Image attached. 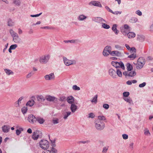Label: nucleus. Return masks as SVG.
<instances>
[{
    "label": "nucleus",
    "instance_id": "1",
    "mask_svg": "<svg viewBox=\"0 0 153 153\" xmlns=\"http://www.w3.org/2000/svg\"><path fill=\"white\" fill-rule=\"evenodd\" d=\"M9 32L13 37V41L14 42L16 43H20L21 42V39L18 36V34L12 29H10Z\"/></svg>",
    "mask_w": 153,
    "mask_h": 153
},
{
    "label": "nucleus",
    "instance_id": "2",
    "mask_svg": "<svg viewBox=\"0 0 153 153\" xmlns=\"http://www.w3.org/2000/svg\"><path fill=\"white\" fill-rule=\"evenodd\" d=\"M95 127L98 130H103L105 127V124L102 121L97 120L95 122Z\"/></svg>",
    "mask_w": 153,
    "mask_h": 153
},
{
    "label": "nucleus",
    "instance_id": "3",
    "mask_svg": "<svg viewBox=\"0 0 153 153\" xmlns=\"http://www.w3.org/2000/svg\"><path fill=\"white\" fill-rule=\"evenodd\" d=\"M39 143L40 147L44 149H46L49 147V143L46 140H42Z\"/></svg>",
    "mask_w": 153,
    "mask_h": 153
},
{
    "label": "nucleus",
    "instance_id": "4",
    "mask_svg": "<svg viewBox=\"0 0 153 153\" xmlns=\"http://www.w3.org/2000/svg\"><path fill=\"white\" fill-rule=\"evenodd\" d=\"M145 63V59L143 57L139 58L137 60L136 68L137 69H140L143 67Z\"/></svg>",
    "mask_w": 153,
    "mask_h": 153
},
{
    "label": "nucleus",
    "instance_id": "5",
    "mask_svg": "<svg viewBox=\"0 0 153 153\" xmlns=\"http://www.w3.org/2000/svg\"><path fill=\"white\" fill-rule=\"evenodd\" d=\"M111 50L112 48L111 46L109 45L106 46L105 48L102 53L103 55L105 56H107L109 54L111 55V53H112Z\"/></svg>",
    "mask_w": 153,
    "mask_h": 153
},
{
    "label": "nucleus",
    "instance_id": "6",
    "mask_svg": "<svg viewBox=\"0 0 153 153\" xmlns=\"http://www.w3.org/2000/svg\"><path fill=\"white\" fill-rule=\"evenodd\" d=\"M50 58V56L49 55H44L40 57L39 61L42 64H46L48 62Z\"/></svg>",
    "mask_w": 153,
    "mask_h": 153
},
{
    "label": "nucleus",
    "instance_id": "7",
    "mask_svg": "<svg viewBox=\"0 0 153 153\" xmlns=\"http://www.w3.org/2000/svg\"><path fill=\"white\" fill-rule=\"evenodd\" d=\"M63 58L64 63L67 66H68L71 65L76 64V62L75 60H69L65 57H63Z\"/></svg>",
    "mask_w": 153,
    "mask_h": 153
},
{
    "label": "nucleus",
    "instance_id": "8",
    "mask_svg": "<svg viewBox=\"0 0 153 153\" xmlns=\"http://www.w3.org/2000/svg\"><path fill=\"white\" fill-rule=\"evenodd\" d=\"M111 65L116 68H121L122 69H125V67L123 62L121 61L119 62H117L112 61L111 63Z\"/></svg>",
    "mask_w": 153,
    "mask_h": 153
},
{
    "label": "nucleus",
    "instance_id": "9",
    "mask_svg": "<svg viewBox=\"0 0 153 153\" xmlns=\"http://www.w3.org/2000/svg\"><path fill=\"white\" fill-rule=\"evenodd\" d=\"M36 117H35L33 114H30L28 115L27 120L30 123H33L36 122Z\"/></svg>",
    "mask_w": 153,
    "mask_h": 153
},
{
    "label": "nucleus",
    "instance_id": "10",
    "mask_svg": "<svg viewBox=\"0 0 153 153\" xmlns=\"http://www.w3.org/2000/svg\"><path fill=\"white\" fill-rule=\"evenodd\" d=\"M92 20L94 22L98 23H102L103 22H106L105 21L100 17H94L92 19Z\"/></svg>",
    "mask_w": 153,
    "mask_h": 153
},
{
    "label": "nucleus",
    "instance_id": "11",
    "mask_svg": "<svg viewBox=\"0 0 153 153\" xmlns=\"http://www.w3.org/2000/svg\"><path fill=\"white\" fill-rule=\"evenodd\" d=\"M89 5H93L95 6L102 7V5L100 2L98 1H92L89 3Z\"/></svg>",
    "mask_w": 153,
    "mask_h": 153
},
{
    "label": "nucleus",
    "instance_id": "12",
    "mask_svg": "<svg viewBox=\"0 0 153 153\" xmlns=\"http://www.w3.org/2000/svg\"><path fill=\"white\" fill-rule=\"evenodd\" d=\"M109 75L113 78H116L117 75H116V72L112 68H110L108 71Z\"/></svg>",
    "mask_w": 153,
    "mask_h": 153
},
{
    "label": "nucleus",
    "instance_id": "13",
    "mask_svg": "<svg viewBox=\"0 0 153 153\" xmlns=\"http://www.w3.org/2000/svg\"><path fill=\"white\" fill-rule=\"evenodd\" d=\"M55 77L53 73H51L49 74L46 75L45 76V79L46 80H51L54 79Z\"/></svg>",
    "mask_w": 153,
    "mask_h": 153
},
{
    "label": "nucleus",
    "instance_id": "14",
    "mask_svg": "<svg viewBox=\"0 0 153 153\" xmlns=\"http://www.w3.org/2000/svg\"><path fill=\"white\" fill-rule=\"evenodd\" d=\"M111 55L112 56H122V53L118 51H112Z\"/></svg>",
    "mask_w": 153,
    "mask_h": 153
},
{
    "label": "nucleus",
    "instance_id": "15",
    "mask_svg": "<svg viewBox=\"0 0 153 153\" xmlns=\"http://www.w3.org/2000/svg\"><path fill=\"white\" fill-rule=\"evenodd\" d=\"M2 130L4 133L8 132L10 129V127L8 125H4L2 127Z\"/></svg>",
    "mask_w": 153,
    "mask_h": 153
},
{
    "label": "nucleus",
    "instance_id": "16",
    "mask_svg": "<svg viewBox=\"0 0 153 153\" xmlns=\"http://www.w3.org/2000/svg\"><path fill=\"white\" fill-rule=\"evenodd\" d=\"M39 137V136L38 131H36L33 133L32 138L34 140H36Z\"/></svg>",
    "mask_w": 153,
    "mask_h": 153
},
{
    "label": "nucleus",
    "instance_id": "17",
    "mask_svg": "<svg viewBox=\"0 0 153 153\" xmlns=\"http://www.w3.org/2000/svg\"><path fill=\"white\" fill-rule=\"evenodd\" d=\"M68 102L69 104H73L74 102V98L72 96L68 97L67 98Z\"/></svg>",
    "mask_w": 153,
    "mask_h": 153
},
{
    "label": "nucleus",
    "instance_id": "18",
    "mask_svg": "<svg viewBox=\"0 0 153 153\" xmlns=\"http://www.w3.org/2000/svg\"><path fill=\"white\" fill-rule=\"evenodd\" d=\"M36 121H37L40 124H42L45 122V120L40 117L37 116L36 117Z\"/></svg>",
    "mask_w": 153,
    "mask_h": 153
},
{
    "label": "nucleus",
    "instance_id": "19",
    "mask_svg": "<svg viewBox=\"0 0 153 153\" xmlns=\"http://www.w3.org/2000/svg\"><path fill=\"white\" fill-rule=\"evenodd\" d=\"M23 98V97H21L19 98L17 101L15 102V105L16 107H19L20 106V104L21 103V101Z\"/></svg>",
    "mask_w": 153,
    "mask_h": 153
},
{
    "label": "nucleus",
    "instance_id": "20",
    "mask_svg": "<svg viewBox=\"0 0 153 153\" xmlns=\"http://www.w3.org/2000/svg\"><path fill=\"white\" fill-rule=\"evenodd\" d=\"M145 39V37L143 35H137V40L140 42H143Z\"/></svg>",
    "mask_w": 153,
    "mask_h": 153
},
{
    "label": "nucleus",
    "instance_id": "21",
    "mask_svg": "<svg viewBox=\"0 0 153 153\" xmlns=\"http://www.w3.org/2000/svg\"><path fill=\"white\" fill-rule=\"evenodd\" d=\"M77 106L75 104H71L70 107V109L71 111L73 112H74L77 109Z\"/></svg>",
    "mask_w": 153,
    "mask_h": 153
},
{
    "label": "nucleus",
    "instance_id": "22",
    "mask_svg": "<svg viewBox=\"0 0 153 153\" xmlns=\"http://www.w3.org/2000/svg\"><path fill=\"white\" fill-rule=\"evenodd\" d=\"M87 18V16L83 14H81L78 16L77 17V19L79 21H82L85 20Z\"/></svg>",
    "mask_w": 153,
    "mask_h": 153
},
{
    "label": "nucleus",
    "instance_id": "23",
    "mask_svg": "<svg viewBox=\"0 0 153 153\" xmlns=\"http://www.w3.org/2000/svg\"><path fill=\"white\" fill-rule=\"evenodd\" d=\"M64 42L65 43H68L70 42L71 43H77L80 42V41L78 39H73L69 40H65Z\"/></svg>",
    "mask_w": 153,
    "mask_h": 153
},
{
    "label": "nucleus",
    "instance_id": "24",
    "mask_svg": "<svg viewBox=\"0 0 153 153\" xmlns=\"http://www.w3.org/2000/svg\"><path fill=\"white\" fill-rule=\"evenodd\" d=\"M46 99L48 101L53 102L55 100V98L54 97L48 95L46 97Z\"/></svg>",
    "mask_w": 153,
    "mask_h": 153
},
{
    "label": "nucleus",
    "instance_id": "25",
    "mask_svg": "<svg viewBox=\"0 0 153 153\" xmlns=\"http://www.w3.org/2000/svg\"><path fill=\"white\" fill-rule=\"evenodd\" d=\"M117 25L116 24L113 25L112 29V30L114 32V33L116 34H117L119 32V31L117 29Z\"/></svg>",
    "mask_w": 153,
    "mask_h": 153
},
{
    "label": "nucleus",
    "instance_id": "26",
    "mask_svg": "<svg viewBox=\"0 0 153 153\" xmlns=\"http://www.w3.org/2000/svg\"><path fill=\"white\" fill-rule=\"evenodd\" d=\"M36 98L37 100L40 102H43L45 100V97L42 95L37 96Z\"/></svg>",
    "mask_w": 153,
    "mask_h": 153
},
{
    "label": "nucleus",
    "instance_id": "27",
    "mask_svg": "<svg viewBox=\"0 0 153 153\" xmlns=\"http://www.w3.org/2000/svg\"><path fill=\"white\" fill-rule=\"evenodd\" d=\"M120 31L124 35H127L128 33V30L127 29H124V28L120 27Z\"/></svg>",
    "mask_w": 153,
    "mask_h": 153
},
{
    "label": "nucleus",
    "instance_id": "28",
    "mask_svg": "<svg viewBox=\"0 0 153 153\" xmlns=\"http://www.w3.org/2000/svg\"><path fill=\"white\" fill-rule=\"evenodd\" d=\"M35 103L34 101L33 100H29L26 103V106H29L31 107Z\"/></svg>",
    "mask_w": 153,
    "mask_h": 153
},
{
    "label": "nucleus",
    "instance_id": "29",
    "mask_svg": "<svg viewBox=\"0 0 153 153\" xmlns=\"http://www.w3.org/2000/svg\"><path fill=\"white\" fill-rule=\"evenodd\" d=\"M127 35L129 38H131L135 37L136 35L134 32H130L128 33Z\"/></svg>",
    "mask_w": 153,
    "mask_h": 153
},
{
    "label": "nucleus",
    "instance_id": "30",
    "mask_svg": "<svg viewBox=\"0 0 153 153\" xmlns=\"http://www.w3.org/2000/svg\"><path fill=\"white\" fill-rule=\"evenodd\" d=\"M126 66L127 67V70L129 71H131L133 69L132 65L129 63H127L126 64Z\"/></svg>",
    "mask_w": 153,
    "mask_h": 153
},
{
    "label": "nucleus",
    "instance_id": "31",
    "mask_svg": "<svg viewBox=\"0 0 153 153\" xmlns=\"http://www.w3.org/2000/svg\"><path fill=\"white\" fill-rule=\"evenodd\" d=\"M136 74V72L135 71L128 72V76L132 77L135 76Z\"/></svg>",
    "mask_w": 153,
    "mask_h": 153
},
{
    "label": "nucleus",
    "instance_id": "32",
    "mask_svg": "<svg viewBox=\"0 0 153 153\" xmlns=\"http://www.w3.org/2000/svg\"><path fill=\"white\" fill-rule=\"evenodd\" d=\"M14 22L12 20L10 19H9L7 21V25L9 26H12L13 25Z\"/></svg>",
    "mask_w": 153,
    "mask_h": 153
},
{
    "label": "nucleus",
    "instance_id": "33",
    "mask_svg": "<svg viewBox=\"0 0 153 153\" xmlns=\"http://www.w3.org/2000/svg\"><path fill=\"white\" fill-rule=\"evenodd\" d=\"M136 56V53H133L131 55H129L128 56V57L131 58V60H133L134 59Z\"/></svg>",
    "mask_w": 153,
    "mask_h": 153
},
{
    "label": "nucleus",
    "instance_id": "34",
    "mask_svg": "<svg viewBox=\"0 0 153 153\" xmlns=\"http://www.w3.org/2000/svg\"><path fill=\"white\" fill-rule=\"evenodd\" d=\"M124 99L125 101L128 102L130 104H133V101L130 98H124Z\"/></svg>",
    "mask_w": 153,
    "mask_h": 153
},
{
    "label": "nucleus",
    "instance_id": "35",
    "mask_svg": "<svg viewBox=\"0 0 153 153\" xmlns=\"http://www.w3.org/2000/svg\"><path fill=\"white\" fill-rule=\"evenodd\" d=\"M27 110V106L23 107L21 109V111L23 114L26 113Z\"/></svg>",
    "mask_w": 153,
    "mask_h": 153
},
{
    "label": "nucleus",
    "instance_id": "36",
    "mask_svg": "<svg viewBox=\"0 0 153 153\" xmlns=\"http://www.w3.org/2000/svg\"><path fill=\"white\" fill-rule=\"evenodd\" d=\"M23 131V129L22 128H19V129H17L16 131V134L17 135H19L21 133L22 131Z\"/></svg>",
    "mask_w": 153,
    "mask_h": 153
},
{
    "label": "nucleus",
    "instance_id": "37",
    "mask_svg": "<svg viewBox=\"0 0 153 153\" xmlns=\"http://www.w3.org/2000/svg\"><path fill=\"white\" fill-rule=\"evenodd\" d=\"M4 71L7 74L10 75V74H13V72L10 70L5 69Z\"/></svg>",
    "mask_w": 153,
    "mask_h": 153
},
{
    "label": "nucleus",
    "instance_id": "38",
    "mask_svg": "<svg viewBox=\"0 0 153 153\" xmlns=\"http://www.w3.org/2000/svg\"><path fill=\"white\" fill-rule=\"evenodd\" d=\"M105 22H103L102 25V27L106 29H108L110 28V26L107 25L106 24L104 23Z\"/></svg>",
    "mask_w": 153,
    "mask_h": 153
},
{
    "label": "nucleus",
    "instance_id": "39",
    "mask_svg": "<svg viewBox=\"0 0 153 153\" xmlns=\"http://www.w3.org/2000/svg\"><path fill=\"white\" fill-rule=\"evenodd\" d=\"M137 20V18L133 17H132L130 20V22L132 23H134L136 22Z\"/></svg>",
    "mask_w": 153,
    "mask_h": 153
},
{
    "label": "nucleus",
    "instance_id": "40",
    "mask_svg": "<svg viewBox=\"0 0 153 153\" xmlns=\"http://www.w3.org/2000/svg\"><path fill=\"white\" fill-rule=\"evenodd\" d=\"M13 3L16 5L18 6H20L21 3L20 0H14L13 1Z\"/></svg>",
    "mask_w": 153,
    "mask_h": 153
},
{
    "label": "nucleus",
    "instance_id": "41",
    "mask_svg": "<svg viewBox=\"0 0 153 153\" xmlns=\"http://www.w3.org/2000/svg\"><path fill=\"white\" fill-rule=\"evenodd\" d=\"M72 89L76 91H79L80 89V88L76 85H74L73 86Z\"/></svg>",
    "mask_w": 153,
    "mask_h": 153
},
{
    "label": "nucleus",
    "instance_id": "42",
    "mask_svg": "<svg viewBox=\"0 0 153 153\" xmlns=\"http://www.w3.org/2000/svg\"><path fill=\"white\" fill-rule=\"evenodd\" d=\"M144 134L146 135H150V133L149 131L148 130V129L147 128H145V129L144 130Z\"/></svg>",
    "mask_w": 153,
    "mask_h": 153
},
{
    "label": "nucleus",
    "instance_id": "43",
    "mask_svg": "<svg viewBox=\"0 0 153 153\" xmlns=\"http://www.w3.org/2000/svg\"><path fill=\"white\" fill-rule=\"evenodd\" d=\"M98 120H101L102 121L103 120H105V117L103 116H99L98 117Z\"/></svg>",
    "mask_w": 153,
    "mask_h": 153
},
{
    "label": "nucleus",
    "instance_id": "44",
    "mask_svg": "<svg viewBox=\"0 0 153 153\" xmlns=\"http://www.w3.org/2000/svg\"><path fill=\"white\" fill-rule=\"evenodd\" d=\"M52 123L54 124L59 123V120L57 118H54L52 120Z\"/></svg>",
    "mask_w": 153,
    "mask_h": 153
},
{
    "label": "nucleus",
    "instance_id": "45",
    "mask_svg": "<svg viewBox=\"0 0 153 153\" xmlns=\"http://www.w3.org/2000/svg\"><path fill=\"white\" fill-rule=\"evenodd\" d=\"M34 73L33 71L29 73L26 76L27 78H29L34 74Z\"/></svg>",
    "mask_w": 153,
    "mask_h": 153
},
{
    "label": "nucleus",
    "instance_id": "46",
    "mask_svg": "<svg viewBox=\"0 0 153 153\" xmlns=\"http://www.w3.org/2000/svg\"><path fill=\"white\" fill-rule=\"evenodd\" d=\"M116 73L120 77H122V72L119 69L117 70Z\"/></svg>",
    "mask_w": 153,
    "mask_h": 153
},
{
    "label": "nucleus",
    "instance_id": "47",
    "mask_svg": "<svg viewBox=\"0 0 153 153\" xmlns=\"http://www.w3.org/2000/svg\"><path fill=\"white\" fill-rule=\"evenodd\" d=\"M97 95H96L93 98V99L91 100V102H94L95 103H96L97 101Z\"/></svg>",
    "mask_w": 153,
    "mask_h": 153
},
{
    "label": "nucleus",
    "instance_id": "48",
    "mask_svg": "<svg viewBox=\"0 0 153 153\" xmlns=\"http://www.w3.org/2000/svg\"><path fill=\"white\" fill-rule=\"evenodd\" d=\"M71 114V112H66V114L64 115L63 118L65 119H66Z\"/></svg>",
    "mask_w": 153,
    "mask_h": 153
},
{
    "label": "nucleus",
    "instance_id": "49",
    "mask_svg": "<svg viewBox=\"0 0 153 153\" xmlns=\"http://www.w3.org/2000/svg\"><path fill=\"white\" fill-rule=\"evenodd\" d=\"M90 141L89 140H87V141H79L78 142V144H80V143H83V144H85V143H89Z\"/></svg>",
    "mask_w": 153,
    "mask_h": 153
},
{
    "label": "nucleus",
    "instance_id": "50",
    "mask_svg": "<svg viewBox=\"0 0 153 153\" xmlns=\"http://www.w3.org/2000/svg\"><path fill=\"white\" fill-rule=\"evenodd\" d=\"M131 53H136V49L134 47H132L129 50Z\"/></svg>",
    "mask_w": 153,
    "mask_h": 153
},
{
    "label": "nucleus",
    "instance_id": "51",
    "mask_svg": "<svg viewBox=\"0 0 153 153\" xmlns=\"http://www.w3.org/2000/svg\"><path fill=\"white\" fill-rule=\"evenodd\" d=\"M123 96L124 97H128L129 95V93L128 92H124L123 93Z\"/></svg>",
    "mask_w": 153,
    "mask_h": 153
},
{
    "label": "nucleus",
    "instance_id": "52",
    "mask_svg": "<svg viewBox=\"0 0 153 153\" xmlns=\"http://www.w3.org/2000/svg\"><path fill=\"white\" fill-rule=\"evenodd\" d=\"M95 115L93 113H91L88 114V118H94L95 117Z\"/></svg>",
    "mask_w": 153,
    "mask_h": 153
},
{
    "label": "nucleus",
    "instance_id": "53",
    "mask_svg": "<svg viewBox=\"0 0 153 153\" xmlns=\"http://www.w3.org/2000/svg\"><path fill=\"white\" fill-rule=\"evenodd\" d=\"M17 47V45L16 44H14L11 45L10 48L12 50L15 49Z\"/></svg>",
    "mask_w": 153,
    "mask_h": 153
},
{
    "label": "nucleus",
    "instance_id": "54",
    "mask_svg": "<svg viewBox=\"0 0 153 153\" xmlns=\"http://www.w3.org/2000/svg\"><path fill=\"white\" fill-rule=\"evenodd\" d=\"M66 97L65 96L60 97L59 100L60 101H64L66 100Z\"/></svg>",
    "mask_w": 153,
    "mask_h": 153
},
{
    "label": "nucleus",
    "instance_id": "55",
    "mask_svg": "<svg viewBox=\"0 0 153 153\" xmlns=\"http://www.w3.org/2000/svg\"><path fill=\"white\" fill-rule=\"evenodd\" d=\"M103 107L104 108L107 109L109 108V105L107 104H104L103 105Z\"/></svg>",
    "mask_w": 153,
    "mask_h": 153
},
{
    "label": "nucleus",
    "instance_id": "56",
    "mask_svg": "<svg viewBox=\"0 0 153 153\" xmlns=\"http://www.w3.org/2000/svg\"><path fill=\"white\" fill-rule=\"evenodd\" d=\"M123 138L125 140L127 139L128 138V135L126 134H123L122 135Z\"/></svg>",
    "mask_w": 153,
    "mask_h": 153
},
{
    "label": "nucleus",
    "instance_id": "57",
    "mask_svg": "<svg viewBox=\"0 0 153 153\" xmlns=\"http://www.w3.org/2000/svg\"><path fill=\"white\" fill-rule=\"evenodd\" d=\"M146 85V83L143 82L142 83L139 85V86L140 88H142L144 87Z\"/></svg>",
    "mask_w": 153,
    "mask_h": 153
},
{
    "label": "nucleus",
    "instance_id": "58",
    "mask_svg": "<svg viewBox=\"0 0 153 153\" xmlns=\"http://www.w3.org/2000/svg\"><path fill=\"white\" fill-rule=\"evenodd\" d=\"M133 143H131L129 144V147L131 150H132L133 149Z\"/></svg>",
    "mask_w": 153,
    "mask_h": 153
},
{
    "label": "nucleus",
    "instance_id": "59",
    "mask_svg": "<svg viewBox=\"0 0 153 153\" xmlns=\"http://www.w3.org/2000/svg\"><path fill=\"white\" fill-rule=\"evenodd\" d=\"M41 14H42V13H40L37 14L36 15H30V16L32 17H37L40 16Z\"/></svg>",
    "mask_w": 153,
    "mask_h": 153
},
{
    "label": "nucleus",
    "instance_id": "60",
    "mask_svg": "<svg viewBox=\"0 0 153 153\" xmlns=\"http://www.w3.org/2000/svg\"><path fill=\"white\" fill-rule=\"evenodd\" d=\"M149 30L151 32H153V24L150 26L149 28Z\"/></svg>",
    "mask_w": 153,
    "mask_h": 153
},
{
    "label": "nucleus",
    "instance_id": "61",
    "mask_svg": "<svg viewBox=\"0 0 153 153\" xmlns=\"http://www.w3.org/2000/svg\"><path fill=\"white\" fill-rule=\"evenodd\" d=\"M111 13H112L114 14L117 15L118 14H120L121 13V12L118 11H115V12H113Z\"/></svg>",
    "mask_w": 153,
    "mask_h": 153
},
{
    "label": "nucleus",
    "instance_id": "62",
    "mask_svg": "<svg viewBox=\"0 0 153 153\" xmlns=\"http://www.w3.org/2000/svg\"><path fill=\"white\" fill-rule=\"evenodd\" d=\"M129 26L125 24L124 25L123 27H121V28H124V29H128L129 28Z\"/></svg>",
    "mask_w": 153,
    "mask_h": 153
},
{
    "label": "nucleus",
    "instance_id": "63",
    "mask_svg": "<svg viewBox=\"0 0 153 153\" xmlns=\"http://www.w3.org/2000/svg\"><path fill=\"white\" fill-rule=\"evenodd\" d=\"M105 8L110 12L111 13L112 12V10L108 6H105Z\"/></svg>",
    "mask_w": 153,
    "mask_h": 153
},
{
    "label": "nucleus",
    "instance_id": "64",
    "mask_svg": "<svg viewBox=\"0 0 153 153\" xmlns=\"http://www.w3.org/2000/svg\"><path fill=\"white\" fill-rule=\"evenodd\" d=\"M136 13L139 16H141L142 15V12L139 10L137 11Z\"/></svg>",
    "mask_w": 153,
    "mask_h": 153
}]
</instances>
